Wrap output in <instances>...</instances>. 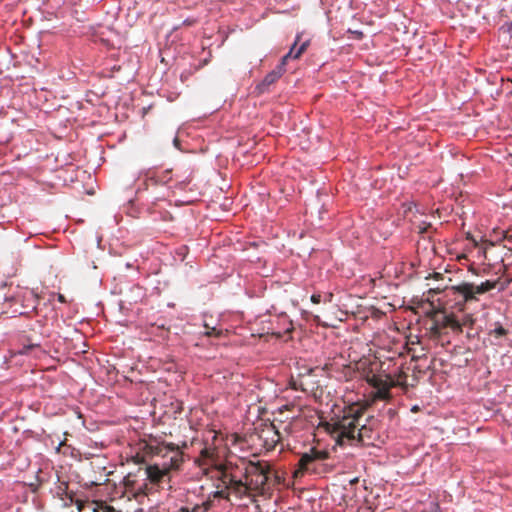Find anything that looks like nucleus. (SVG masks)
Here are the masks:
<instances>
[{
	"instance_id": "1",
	"label": "nucleus",
	"mask_w": 512,
	"mask_h": 512,
	"mask_svg": "<svg viewBox=\"0 0 512 512\" xmlns=\"http://www.w3.org/2000/svg\"><path fill=\"white\" fill-rule=\"evenodd\" d=\"M371 399L366 404L353 403L346 406L342 414L332 419L329 424L331 433L335 435L339 445H370L372 429L365 423H361L366 408L372 405Z\"/></svg>"
},
{
	"instance_id": "2",
	"label": "nucleus",
	"mask_w": 512,
	"mask_h": 512,
	"mask_svg": "<svg viewBox=\"0 0 512 512\" xmlns=\"http://www.w3.org/2000/svg\"><path fill=\"white\" fill-rule=\"evenodd\" d=\"M143 454L148 457H159L160 462L147 465L145 468L147 479L154 485L170 481V474L179 471L184 459L180 447L174 443H146Z\"/></svg>"
},
{
	"instance_id": "3",
	"label": "nucleus",
	"mask_w": 512,
	"mask_h": 512,
	"mask_svg": "<svg viewBox=\"0 0 512 512\" xmlns=\"http://www.w3.org/2000/svg\"><path fill=\"white\" fill-rule=\"evenodd\" d=\"M407 377V373L402 369L394 375L376 374L371 371L365 373V381L373 388V391L369 394L371 403H375L376 401H390L392 399L390 392L392 387H400L404 391H407L409 387Z\"/></svg>"
},
{
	"instance_id": "4",
	"label": "nucleus",
	"mask_w": 512,
	"mask_h": 512,
	"mask_svg": "<svg viewBox=\"0 0 512 512\" xmlns=\"http://www.w3.org/2000/svg\"><path fill=\"white\" fill-rule=\"evenodd\" d=\"M245 482L243 485L247 488L245 497L253 500L256 494H263L266 483L271 473V466L267 461H248L243 463Z\"/></svg>"
},
{
	"instance_id": "5",
	"label": "nucleus",
	"mask_w": 512,
	"mask_h": 512,
	"mask_svg": "<svg viewBox=\"0 0 512 512\" xmlns=\"http://www.w3.org/2000/svg\"><path fill=\"white\" fill-rule=\"evenodd\" d=\"M498 280H486L480 284L463 281L449 288V294L455 298H460L458 305L466 304L472 301H478V295L485 294L496 288Z\"/></svg>"
},
{
	"instance_id": "6",
	"label": "nucleus",
	"mask_w": 512,
	"mask_h": 512,
	"mask_svg": "<svg viewBox=\"0 0 512 512\" xmlns=\"http://www.w3.org/2000/svg\"><path fill=\"white\" fill-rule=\"evenodd\" d=\"M328 457L329 453L327 451L311 448L309 452L304 453L300 457L297 468L294 471V477H302L305 473H318L319 463Z\"/></svg>"
},
{
	"instance_id": "7",
	"label": "nucleus",
	"mask_w": 512,
	"mask_h": 512,
	"mask_svg": "<svg viewBox=\"0 0 512 512\" xmlns=\"http://www.w3.org/2000/svg\"><path fill=\"white\" fill-rule=\"evenodd\" d=\"M219 480L223 487L230 489V491L238 498H243L247 494V488L243 485V481L237 478L233 472L231 463L225 465H218Z\"/></svg>"
},
{
	"instance_id": "8",
	"label": "nucleus",
	"mask_w": 512,
	"mask_h": 512,
	"mask_svg": "<svg viewBox=\"0 0 512 512\" xmlns=\"http://www.w3.org/2000/svg\"><path fill=\"white\" fill-rule=\"evenodd\" d=\"M446 329L451 330L457 335L461 333V325H459V320L456 316L454 314L446 313L435 315L431 326V334L434 337L439 338L445 333Z\"/></svg>"
},
{
	"instance_id": "9",
	"label": "nucleus",
	"mask_w": 512,
	"mask_h": 512,
	"mask_svg": "<svg viewBox=\"0 0 512 512\" xmlns=\"http://www.w3.org/2000/svg\"><path fill=\"white\" fill-rule=\"evenodd\" d=\"M295 45L290 48L289 52L284 55L280 61V63L276 66L274 70L268 73L263 81L258 85V89L260 92H264L270 85L274 84L284 73H285V65L287 61L290 59Z\"/></svg>"
},
{
	"instance_id": "10",
	"label": "nucleus",
	"mask_w": 512,
	"mask_h": 512,
	"mask_svg": "<svg viewBox=\"0 0 512 512\" xmlns=\"http://www.w3.org/2000/svg\"><path fill=\"white\" fill-rule=\"evenodd\" d=\"M259 438L267 450L274 449L279 443L281 436L274 424L265 425L259 432Z\"/></svg>"
},
{
	"instance_id": "11",
	"label": "nucleus",
	"mask_w": 512,
	"mask_h": 512,
	"mask_svg": "<svg viewBox=\"0 0 512 512\" xmlns=\"http://www.w3.org/2000/svg\"><path fill=\"white\" fill-rule=\"evenodd\" d=\"M219 451L213 445H206L200 452L199 458L196 460L199 466H218Z\"/></svg>"
},
{
	"instance_id": "12",
	"label": "nucleus",
	"mask_w": 512,
	"mask_h": 512,
	"mask_svg": "<svg viewBox=\"0 0 512 512\" xmlns=\"http://www.w3.org/2000/svg\"><path fill=\"white\" fill-rule=\"evenodd\" d=\"M77 510L78 512H83L86 508L89 509L91 512H120L116 510L112 506L108 505H99L97 502H90V501H76Z\"/></svg>"
},
{
	"instance_id": "13",
	"label": "nucleus",
	"mask_w": 512,
	"mask_h": 512,
	"mask_svg": "<svg viewBox=\"0 0 512 512\" xmlns=\"http://www.w3.org/2000/svg\"><path fill=\"white\" fill-rule=\"evenodd\" d=\"M171 173H172L171 170H166V171L162 172L160 175L150 176L147 179V181H148L147 186H149V185L156 186L158 184H170L171 182H173Z\"/></svg>"
},
{
	"instance_id": "14",
	"label": "nucleus",
	"mask_w": 512,
	"mask_h": 512,
	"mask_svg": "<svg viewBox=\"0 0 512 512\" xmlns=\"http://www.w3.org/2000/svg\"><path fill=\"white\" fill-rule=\"evenodd\" d=\"M176 180L173 185H170V188H178L184 190L191 182L190 174L185 178H181L179 175L176 176Z\"/></svg>"
},
{
	"instance_id": "15",
	"label": "nucleus",
	"mask_w": 512,
	"mask_h": 512,
	"mask_svg": "<svg viewBox=\"0 0 512 512\" xmlns=\"http://www.w3.org/2000/svg\"><path fill=\"white\" fill-rule=\"evenodd\" d=\"M475 324V318L472 314H466L461 321H459V325H461V333L463 332V328H471Z\"/></svg>"
},
{
	"instance_id": "16",
	"label": "nucleus",
	"mask_w": 512,
	"mask_h": 512,
	"mask_svg": "<svg viewBox=\"0 0 512 512\" xmlns=\"http://www.w3.org/2000/svg\"><path fill=\"white\" fill-rule=\"evenodd\" d=\"M290 385L294 390L307 391L305 387L306 383L302 377H300L299 380H291Z\"/></svg>"
},
{
	"instance_id": "17",
	"label": "nucleus",
	"mask_w": 512,
	"mask_h": 512,
	"mask_svg": "<svg viewBox=\"0 0 512 512\" xmlns=\"http://www.w3.org/2000/svg\"><path fill=\"white\" fill-rule=\"evenodd\" d=\"M432 228V225L430 223L422 222L416 226V229L419 234H425L428 233V231Z\"/></svg>"
},
{
	"instance_id": "18",
	"label": "nucleus",
	"mask_w": 512,
	"mask_h": 512,
	"mask_svg": "<svg viewBox=\"0 0 512 512\" xmlns=\"http://www.w3.org/2000/svg\"><path fill=\"white\" fill-rule=\"evenodd\" d=\"M492 334H494L496 337H502L507 334V330L502 325L497 324L492 331Z\"/></svg>"
},
{
	"instance_id": "19",
	"label": "nucleus",
	"mask_w": 512,
	"mask_h": 512,
	"mask_svg": "<svg viewBox=\"0 0 512 512\" xmlns=\"http://www.w3.org/2000/svg\"><path fill=\"white\" fill-rule=\"evenodd\" d=\"M299 40H300V35H297L296 40H295L294 44L292 45V47L295 45V48H294V51L290 58L299 59L301 57L302 53H300L299 49L297 48V43Z\"/></svg>"
},
{
	"instance_id": "20",
	"label": "nucleus",
	"mask_w": 512,
	"mask_h": 512,
	"mask_svg": "<svg viewBox=\"0 0 512 512\" xmlns=\"http://www.w3.org/2000/svg\"><path fill=\"white\" fill-rule=\"evenodd\" d=\"M201 507L199 505H195L193 507L184 506L181 507L177 512H199Z\"/></svg>"
},
{
	"instance_id": "21",
	"label": "nucleus",
	"mask_w": 512,
	"mask_h": 512,
	"mask_svg": "<svg viewBox=\"0 0 512 512\" xmlns=\"http://www.w3.org/2000/svg\"><path fill=\"white\" fill-rule=\"evenodd\" d=\"M230 489H226L225 487L219 491L216 492V496L217 497H221V498H228V494H229V491Z\"/></svg>"
},
{
	"instance_id": "22",
	"label": "nucleus",
	"mask_w": 512,
	"mask_h": 512,
	"mask_svg": "<svg viewBox=\"0 0 512 512\" xmlns=\"http://www.w3.org/2000/svg\"><path fill=\"white\" fill-rule=\"evenodd\" d=\"M477 332L474 330V328L472 327L471 328H468L467 332H466V337L468 339H472V338H475L477 336Z\"/></svg>"
},
{
	"instance_id": "23",
	"label": "nucleus",
	"mask_w": 512,
	"mask_h": 512,
	"mask_svg": "<svg viewBox=\"0 0 512 512\" xmlns=\"http://www.w3.org/2000/svg\"><path fill=\"white\" fill-rule=\"evenodd\" d=\"M207 336L216 335L219 336L221 334V331L216 330V328H211L205 332Z\"/></svg>"
},
{
	"instance_id": "24",
	"label": "nucleus",
	"mask_w": 512,
	"mask_h": 512,
	"mask_svg": "<svg viewBox=\"0 0 512 512\" xmlns=\"http://www.w3.org/2000/svg\"><path fill=\"white\" fill-rule=\"evenodd\" d=\"M311 301L314 304H319L321 302V295L320 294H313L311 296Z\"/></svg>"
},
{
	"instance_id": "25",
	"label": "nucleus",
	"mask_w": 512,
	"mask_h": 512,
	"mask_svg": "<svg viewBox=\"0 0 512 512\" xmlns=\"http://www.w3.org/2000/svg\"><path fill=\"white\" fill-rule=\"evenodd\" d=\"M308 45H309V42H308V41L303 42V43L298 47V49H299L300 53H302V54H303V53L306 51V49H307Z\"/></svg>"
},
{
	"instance_id": "26",
	"label": "nucleus",
	"mask_w": 512,
	"mask_h": 512,
	"mask_svg": "<svg viewBox=\"0 0 512 512\" xmlns=\"http://www.w3.org/2000/svg\"><path fill=\"white\" fill-rule=\"evenodd\" d=\"M58 300H59L60 302H62V303L66 302L65 297H64V295H62V294H59V295H58Z\"/></svg>"
},
{
	"instance_id": "27",
	"label": "nucleus",
	"mask_w": 512,
	"mask_h": 512,
	"mask_svg": "<svg viewBox=\"0 0 512 512\" xmlns=\"http://www.w3.org/2000/svg\"><path fill=\"white\" fill-rule=\"evenodd\" d=\"M332 296H333V295H332L331 293H330V294H328V295H327V300H328V301H331V300H332Z\"/></svg>"
},
{
	"instance_id": "28",
	"label": "nucleus",
	"mask_w": 512,
	"mask_h": 512,
	"mask_svg": "<svg viewBox=\"0 0 512 512\" xmlns=\"http://www.w3.org/2000/svg\"><path fill=\"white\" fill-rule=\"evenodd\" d=\"M37 346H39V345L38 344H32L28 348H33V347H37Z\"/></svg>"
}]
</instances>
